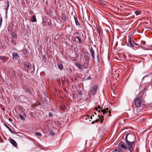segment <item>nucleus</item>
<instances>
[{"label":"nucleus","mask_w":152,"mask_h":152,"mask_svg":"<svg viewBox=\"0 0 152 152\" xmlns=\"http://www.w3.org/2000/svg\"><path fill=\"white\" fill-rule=\"evenodd\" d=\"M45 40H48V39H47V38H45Z\"/></svg>","instance_id":"obj_47"},{"label":"nucleus","mask_w":152,"mask_h":152,"mask_svg":"<svg viewBox=\"0 0 152 152\" xmlns=\"http://www.w3.org/2000/svg\"><path fill=\"white\" fill-rule=\"evenodd\" d=\"M10 141L11 143L15 147L17 146V144L15 141L13 139H10Z\"/></svg>","instance_id":"obj_9"},{"label":"nucleus","mask_w":152,"mask_h":152,"mask_svg":"<svg viewBox=\"0 0 152 152\" xmlns=\"http://www.w3.org/2000/svg\"><path fill=\"white\" fill-rule=\"evenodd\" d=\"M43 25L45 26H46V24H47V23L46 22H43Z\"/></svg>","instance_id":"obj_37"},{"label":"nucleus","mask_w":152,"mask_h":152,"mask_svg":"<svg viewBox=\"0 0 152 152\" xmlns=\"http://www.w3.org/2000/svg\"><path fill=\"white\" fill-rule=\"evenodd\" d=\"M36 134L37 135L39 136H41L42 135L39 132H36Z\"/></svg>","instance_id":"obj_22"},{"label":"nucleus","mask_w":152,"mask_h":152,"mask_svg":"<svg viewBox=\"0 0 152 152\" xmlns=\"http://www.w3.org/2000/svg\"><path fill=\"white\" fill-rule=\"evenodd\" d=\"M24 65L25 67L27 69V71H28V70L30 69V67L29 63L27 62H24Z\"/></svg>","instance_id":"obj_7"},{"label":"nucleus","mask_w":152,"mask_h":152,"mask_svg":"<svg viewBox=\"0 0 152 152\" xmlns=\"http://www.w3.org/2000/svg\"><path fill=\"white\" fill-rule=\"evenodd\" d=\"M97 31L98 33L99 34H100V29H99V28H97Z\"/></svg>","instance_id":"obj_30"},{"label":"nucleus","mask_w":152,"mask_h":152,"mask_svg":"<svg viewBox=\"0 0 152 152\" xmlns=\"http://www.w3.org/2000/svg\"><path fill=\"white\" fill-rule=\"evenodd\" d=\"M69 70H70V72H72V70L70 68H69Z\"/></svg>","instance_id":"obj_42"},{"label":"nucleus","mask_w":152,"mask_h":152,"mask_svg":"<svg viewBox=\"0 0 152 152\" xmlns=\"http://www.w3.org/2000/svg\"><path fill=\"white\" fill-rule=\"evenodd\" d=\"M9 2L8 1L7 3V8L9 7Z\"/></svg>","instance_id":"obj_32"},{"label":"nucleus","mask_w":152,"mask_h":152,"mask_svg":"<svg viewBox=\"0 0 152 152\" xmlns=\"http://www.w3.org/2000/svg\"><path fill=\"white\" fill-rule=\"evenodd\" d=\"M53 116V114L52 113H49V117H52Z\"/></svg>","instance_id":"obj_25"},{"label":"nucleus","mask_w":152,"mask_h":152,"mask_svg":"<svg viewBox=\"0 0 152 152\" xmlns=\"http://www.w3.org/2000/svg\"><path fill=\"white\" fill-rule=\"evenodd\" d=\"M99 118H100L101 120H102V121L104 119V117L103 116H101Z\"/></svg>","instance_id":"obj_35"},{"label":"nucleus","mask_w":152,"mask_h":152,"mask_svg":"<svg viewBox=\"0 0 152 152\" xmlns=\"http://www.w3.org/2000/svg\"><path fill=\"white\" fill-rule=\"evenodd\" d=\"M76 66L79 69H81L82 68L81 65L78 62H76L75 64Z\"/></svg>","instance_id":"obj_12"},{"label":"nucleus","mask_w":152,"mask_h":152,"mask_svg":"<svg viewBox=\"0 0 152 152\" xmlns=\"http://www.w3.org/2000/svg\"><path fill=\"white\" fill-rule=\"evenodd\" d=\"M47 24H48V26H49V27H50V22H48L47 23Z\"/></svg>","instance_id":"obj_31"},{"label":"nucleus","mask_w":152,"mask_h":152,"mask_svg":"<svg viewBox=\"0 0 152 152\" xmlns=\"http://www.w3.org/2000/svg\"><path fill=\"white\" fill-rule=\"evenodd\" d=\"M111 89H112L113 90V91H114V90H113V87L112 86H111Z\"/></svg>","instance_id":"obj_45"},{"label":"nucleus","mask_w":152,"mask_h":152,"mask_svg":"<svg viewBox=\"0 0 152 152\" xmlns=\"http://www.w3.org/2000/svg\"><path fill=\"white\" fill-rule=\"evenodd\" d=\"M109 109L108 108H106L105 109L101 110V111L103 113V115H105L107 113V111H108Z\"/></svg>","instance_id":"obj_14"},{"label":"nucleus","mask_w":152,"mask_h":152,"mask_svg":"<svg viewBox=\"0 0 152 152\" xmlns=\"http://www.w3.org/2000/svg\"><path fill=\"white\" fill-rule=\"evenodd\" d=\"M108 112H109V113L110 114L111 111L110 110H109V111H108Z\"/></svg>","instance_id":"obj_43"},{"label":"nucleus","mask_w":152,"mask_h":152,"mask_svg":"<svg viewBox=\"0 0 152 152\" xmlns=\"http://www.w3.org/2000/svg\"><path fill=\"white\" fill-rule=\"evenodd\" d=\"M101 4L103 6H106L105 4L104 3H102Z\"/></svg>","instance_id":"obj_36"},{"label":"nucleus","mask_w":152,"mask_h":152,"mask_svg":"<svg viewBox=\"0 0 152 152\" xmlns=\"http://www.w3.org/2000/svg\"><path fill=\"white\" fill-rule=\"evenodd\" d=\"M19 57L18 54L16 52H14L12 54L13 59H17Z\"/></svg>","instance_id":"obj_8"},{"label":"nucleus","mask_w":152,"mask_h":152,"mask_svg":"<svg viewBox=\"0 0 152 152\" xmlns=\"http://www.w3.org/2000/svg\"><path fill=\"white\" fill-rule=\"evenodd\" d=\"M13 40H11V42L12 43L13 42Z\"/></svg>","instance_id":"obj_46"},{"label":"nucleus","mask_w":152,"mask_h":152,"mask_svg":"<svg viewBox=\"0 0 152 152\" xmlns=\"http://www.w3.org/2000/svg\"><path fill=\"white\" fill-rule=\"evenodd\" d=\"M23 98V97H24V96H20V98Z\"/></svg>","instance_id":"obj_44"},{"label":"nucleus","mask_w":152,"mask_h":152,"mask_svg":"<svg viewBox=\"0 0 152 152\" xmlns=\"http://www.w3.org/2000/svg\"><path fill=\"white\" fill-rule=\"evenodd\" d=\"M90 52L91 53V56L94 60L95 58V52L93 49V48L91 47L90 48Z\"/></svg>","instance_id":"obj_6"},{"label":"nucleus","mask_w":152,"mask_h":152,"mask_svg":"<svg viewBox=\"0 0 152 152\" xmlns=\"http://www.w3.org/2000/svg\"><path fill=\"white\" fill-rule=\"evenodd\" d=\"M81 91H79L78 92V94L79 95H81Z\"/></svg>","instance_id":"obj_41"},{"label":"nucleus","mask_w":152,"mask_h":152,"mask_svg":"<svg viewBox=\"0 0 152 152\" xmlns=\"http://www.w3.org/2000/svg\"><path fill=\"white\" fill-rule=\"evenodd\" d=\"M129 43L130 46L132 47H134L133 45V42H132L131 38L130 37H129Z\"/></svg>","instance_id":"obj_13"},{"label":"nucleus","mask_w":152,"mask_h":152,"mask_svg":"<svg viewBox=\"0 0 152 152\" xmlns=\"http://www.w3.org/2000/svg\"><path fill=\"white\" fill-rule=\"evenodd\" d=\"M135 104L137 107H139L140 106L141 104V99L140 97L136 98L135 100Z\"/></svg>","instance_id":"obj_3"},{"label":"nucleus","mask_w":152,"mask_h":152,"mask_svg":"<svg viewBox=\"0 0 152 152\" xmlns=\"http://www.w3.org/2000/svg\"><path fill=\"white\" fill-rule=\"evenodd\" d=\"M50 135H54V132L52 130H50Z\"/></svg>","instance_id":"obj_18"},{"label":"nucleus","mask_w":152,"mask_h":152,"mask_svg":"<svg viewBox=\"0 0 152 152\" xmlns=\"http://www.w3.org/2000/svg\"><path fill=\"white\" fill-rule=\"evenodd\" d=\"M33 70L34 71L35 70V66L34 64H33Z\"/></svg>","instance_id":"obj_39"},{"label":"nucleus","mask_w":152,"mask_h":152,"mask_svg":"<svg viewBox=\"0 0 152 152\" xmlns=\"http://www.w3.org/2000/svg\"><path fill=\"white\" fill-rule=\"evenodd\" d=\"M26 91L28 93H30V90H29V89H28V88H27L26 89Z\"/></svg>","instance_id":"obj_33"},{"label":"nucleus","mask_w":152,"mask_h":152,"mask_svg":"<svg viewBox=\"0 0 152 152\" xmlns=\"http://www.w3.org/2000/svg\"><path fill=\"white\" fill-rule=\"evenodd\" d=\"M135 13L137 15L140 14V12L138 11H136L135 12Z\"/></svg>","instance_id":"obj_23"},{"label":"nucleus","mask_w":152,"mask_h":152,"mask_svg":"<svg viewBox=\"0 0 152 152\" xmlns=\"http://www.w3.org/2000/svg\"><path fill=\"white\" fill-rule=\"evenodd\" d=\"M88 79H90V78L89 77H88Z\"/></svg>","instance_id":"obj_49"},{"label":"nucleus","mask_w":152,"mask_h":152,"mask_svg":"<svg viewBox=\"0 0 152 152\" xmlns=\"http://www.w3.org/2000/svg\"><path fill=\"white\" fill-rule=\"evenodd\" d=\"M127 145L129 146V150L130 152H133V145L135 140L134 136L132 134H127L126 136L125 139Z\"/></svg>","instance_id":"obj_1"},{"label":"nucleus","mask_w":152,"mask_h":152,"mask_svg":"<svg viewBox=\"0 0 152 152\" xmlns=\"http://www.w3.org/2000/svg\"><path fill=\"white\" fill-rule=\"evenodd\" d=\"M133 43L135 45H139L138 44H137L135 42H134L133 41Z\"/></svg>","instance_id":"obj_34"},{"label":"nucleus","mask_w":152,"mask_h":152,"mask_svg":"<svg viewBox=\"0 0 152 152\" xmlns=\"http://www.w3.org/2000/svg\"><path fill=\"white\" fill-rule=\"evenodd\" d=\"M16 0L17 1V2L18 1V0Z\"/></svg>","instance_id":"obj_50"},{"label":"nucleus","mask_w":152,"mask_h":152,"mask_svg":"<svg viewBox=\"0 0 152 152\" xmlns=\"http://www.w3.org/2000/svg\"><path fill=\"white\" fill-rule=\"evenodd\" d=\"M9 130L10 132L12 133H14V132L12 130V129L10 128V127L8 129Z\"/></svg>","instance_id":"obj_21"},{"label":"nucleus","mask_w":152,"mask_h":152,"mask_svg":"<svg viewBox=\"0 0 152 152\" xmlns=\"http://www.w3.org/2000/svg\"><path fill=\"white\" fill-rule=\"evenodd\" d=\"M20 118L22 120H24L25 119V118L22 115H20Z\"/></svg>","instance_id":"obj_20"},{"label":"nucleus","mask_w":152,"mask_h":152,"mask_svg":"<svg viewBox=\"0 0 152 152\" xmlns=\"http://www.w3.org/2000/svg\"><path fill=\"white\" fill-rule=\"evenodd\" d=\"M4 125L6 127L7 129L9 128V127L6 124L4 123Z\"/></svg>","instance_id":"obj_28"},{"label":"nucleus","mask_w":152,"mask_h":152,"mask_svg":"<svg viewBox=\"0 0 152 152\" xmlns=\"http://www.w3.org/2000/svg\"><path fill=\"white\" fill-rule=\"evenodd\" d=\"M123 150L121 148H117L114 150L112 152H123Z\"/></svg>","instance_id":"obj_10"},{"label":"nucleus","mask_w":152,"mask_h":152,"mask_svg":"<svg viewBox=\"0 0 152 152\" xmlns=\"http://www.w3.org/2000/svg\"><path fill=\"white\" fill-rule=\"evenodd\" d=\"M9 121H10V122H12V118H10L9 119Z\"/></svg>","instance_id":"obj_38"},{"label":"nucleus","mask_w":152,"mask_h":152,"mask_svg":"<svg viewBox=\"0 0 152 152\" xmlns=\"http://www.w3.org/2000/svg\"><path fill=\"white\" fill-rule=\"evenodd\" d=\"M32 21L33 22H36L37 20L35 15H34L32 16Z\"/></svg>","instance_id":"obj_15"},{"label":"nucleus","mask_w":152,"mask_h":152,"mask_svg":"<svg viewBox=\"0 0 152 152\" xmlns=\"http://www.w3.org/2000/svg\"><path fill=\"white\" fill-rule=\"evenodd\" d=\"M2 21V19L1 18L0 19V27L1 26V25Z\"/></svg>","instance_id":"obj_26"},{"label":"nucleus","mask_w":152,"mask_h":152,"mask_svg":"<svg viewBox=\"0 0 152 152\" xmlns=\"http://www.w3.org/2000/svg\"><path fill=\"white\" fill-rule=\"evenodd\" d=\"M76 38L77 39H78V42L80 43H82V41L80 38L78 36H76Z\"/></svg>","instance_id":"obj_16"},{"label":"nucleus","mask_w":152,"mask_h":152,"mask_svg":"<svg viewBox=\"0 0 152 152\" xmlns=\"http://www.w3.org/2000/svg\"><path fill=\"white\" fill-rule=\"evenodd\" d=\"M66 17H63L62 18V20H64V21L66 20Z\"/></svg>","instance_id":"obj_29"},{"label":"nucleus","mask_w":152,"mask_h":152,"mask_svg":"<svg viewBox=\"0 0 152 152\" xmlns=\"http://www.w3.org/2000/svg\"><path fill=\"white\" fill-rule=\"evenodd\" d=\"M5 58V57L3 56H0V59L2 60H4Z\"/></svg>","instance_id":"obj_24"},{"label":"nucleus","mask_w":152,"mask_h":152,"mask_svg":"<svg viewBox=\"0 0 152 152\" xmlns=\"http://www.w3.org/2000/svg\"><path fill=\"white\" fill-rule=\"evenodd\" d=\"M150 75L148 74L146 75L145 76L142 78V81L144 83H146L148 82L145 81V80H147L150 81V78L151 77Z\"/></svg>","instance_id":"obj_5"},{"label":"nucleus","mask_w":152,"mask_h":152,"mask_svg":"<svg viewBox=\"0 0 152 152\" xmlns=\"http://www.w3.org/2000/svg\"><path fill=\"white\" fill-rule=\"evenodd\" d=\"M118 146L123 149L126 150H129V146H128V147H127L123 141H120L118 144Z\"/></svg>","instance_id":"obj_2"},{"label":"nucleus","mask_w":152,"mask_h":152,"mask_svg":"<svg viewBox=\"0 0 152 152\" xmlns=\"http://www.w3.org/2000/svg\"><path fill=\"white\" fill-rule=\"evenodd\" d=\"M99 120H99L96 119V120L93 121L92 123V124H94L95 123L97 122Z\"/></svg>","instance_id":"obj_27"},{"label":"nucleus","mask_w":152,"mask_h":152,"mask_svg":"<svg viewBox=\"0 0 152 152\" xmlns=\"http://www.w3.org/2000/svg\"><path fill=\"white\" fill-rule=\"evenodd\" d=\"M98 111H99V112H100V110H98Z\"/></svg>","instance_id":"obj_48"},{"label":"nucleus","mask_w":152,"mask_h":152,"mask_svg":"<svg viewBox=\"0 0 152 152\" xmlns=\"http://www.w3.org/2000/svg\"><path fill=\"white\" fill-rule=\"evenodd\" d=\"M58 67L59 69H63V66L61 64H58Z\"/></svg>","instance_id":"obj_17"},{"label":"nucleus","mask_w":152,"mask_h":152,"mask_svg":"<svg viewBox=\"0 0 152 152\" xmlns=\"http://www.w3.org/2000/svg\"><path fill=\"white\" fill-rule=\"evenodd\" d=\"M42 58L44 62H46V58L45 55L43 56Z\"/></svg>","instance_id":"obj_19"},{"label":"nucleus","mask_w":152,"mask_h":152,"mask_svg":"<svg viewBox=\"0 0 152 152\" xmlns=\"http://www.w3.org/2000/svg\"><path fill=\"white\" fill-rule=\"evenodd\" d=\"M97 89V86H92L91 88L90 91L91 93L93 95L96 94Z\"/></svg>","instance_id":"obj_4"},{"label":"nucleus","mask_w":152,"mask_h":152,"mask_svg":"<svg viewBox=\"0 0 152 152\" xmlns=\"http://www.w3.org/2000/svg\"><path fill=\"white\" fill-rule=\"evenodd\" d=\"M94 115H91V117H90L91 119H92L93 117H94Z\"/></svg>","instance_id":"obj_40"},{"label":"nucleus","mask_w":152,"mask_h":152,"mask_svg":"<svg viewBox=\"0 0 152 152\" xmlns=\"http://www.w3.org/2000/svg\"><path fill=\"white\" fill-rule=\"evenodd\" d=\"M74 18L76 25L77 26H80V23L78 22L77 18L74 16Z\"/></svg>","instance_id":"obj_11"}]
</instances>
